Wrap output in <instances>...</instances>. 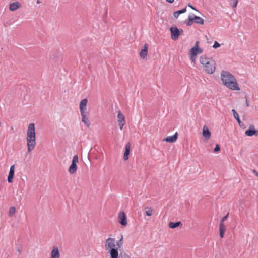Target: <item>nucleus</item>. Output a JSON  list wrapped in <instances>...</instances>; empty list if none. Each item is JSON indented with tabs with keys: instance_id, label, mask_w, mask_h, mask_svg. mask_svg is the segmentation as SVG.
I'll return each instance as SVG.
<instances>
[{
	"instance_id": "6",
	"label": "nucleus",
	"mask_w": 258,
	"mask_h": 258,
	"mask_svg": "<svg viewBox=\"0 0 258 258\" xmlns=\"http://www.w3.org/2000/svg\"><path fill=\"white\" fill-rule=\"evenodd\" d=\"M78 157L77 155H75L72 161V163L68 169V171L71 174H74L76 173L77 170V163H78Z\"/></svg>"
},
{
	"instance_id": "4",
	"label": "nucleus",
	"mask_w": 258,
	"mask_h": 258,
	"mask_svg": "<svg viewBox=\"0 0 258 258\" xmlns=\"http://www.w3.org/2000/svg\"><path fill=\"white\" fill-rule=\"evenodd\" d=\"M200 62L207 73L211 74L215 72V62L213 59L203 55L200 58Z\"/></svg>"
},
{
	"instance_id": "20",
	"label": "nucleus",
	"mask_w": 258,
	"mask_h": 258,
	"mask_svg": "<svg viewBox=\"0 0 258 258\" xmlns=\"http://www.w3.org/2000/svg\"><path fill=\"white\" fill-rule=\"evenodd\" d=\"M192 16L194 18V23L201 25L204 24V21L203 18L199 16H196L194 14H192Z\"/></svg>"
},
{
	"instance_id": "10",
	"label": "nucleus",
	"mask_w": 258,
	"mask_h": 258,
	"mask_svg": "<svg viewBox=\"0 0 258 258\" xmlns=\"http://www.w3.org/2000/svg\"><path fill=\"white\" fill-rule=\"evenodd\" d=\"M118 222L122 226H125L127 224L126 216L124 212H120L118 214Z\"/></svg>"
},
{
	"instance_id": "28",
	"label": "nucleus",
	"mask_w": 258,
	"mask_h": 258,
	"mask_svg": "<svg viewBox=\"0 0 258 258\" xmlns=\"http://www.w3.org/2000/svg\"><path fill=\"white\" fill-rule=\"evenodd\" d=\"M177 12V13H178L179 15H180L181 14H182V13H185L186 12V8H183V9L180 10H178Z\"/></svg>"
},
{
	"instance_id": "11",
	"label": "nucleus",
	"mask_w": 258,
	"mask_h": 258,
	"mask_svg": "<svg viewBox=\"0 0 258 258\" xmlns=\"http://www.w3.org/2000/svg\"><path fill=\"white\" fill-rule=\"evenodd\" d=\"M202 136L206 140H208L211 136V134L208 126L204 125L202 130Z\"/></svg>"
},
{
	"instance_id": "13",
	"label": "nucleus",
	"mask_w": 258,
	"mask_h": 258,
	"mask_svg": "<svg viewBox=\"0 0 258 258\" xmlns=\"http://www.w3.org/2000/svg\"><path fill=\"white\" fill-rule=\"evenodd\" d=\"M60 254L58 248L57 246H53L51 252L50 258H60Z\"/></svg>"
},
{
	"instance_id": "31",
	"label": "nucleus",
	"mask_w": 258,
	"mask_h": 258,
	"mask_svg": "<svg viewBox=\"0 0 258 258\" xmlns=\"http://www.w3.org/2000/svg\"><path fill=\"white\" fill-rule=\"evenodd\" d=\"M220 150V147L219 146V145L216 144L215 148L214 149V152H217L218 151H219Z\"/></svg>"
},
{
	"instance_id": "21",
	"label": "nucleus",
	"mask_w": 258,
	"mask_h": 258,
	"mask_svg": "<svg viewBox=\"0 0 258 258\" xmlns=\"http://www.w3.org/2000/svg\"><path fill=\"white\" fill-rule=\"evenodd\" d=\"M182 225V223L181 222H170L169 223V227L171 229H174L178 226Z\"/></svg>"
},
{
	"instance_id": "7",
	"label": "nucleus",
	"mask_w": 258,
	"mask_h": 258,
	"mask_svg": "<svg viewBox=\"0 0 258 258\" xmlns=\"http://www.w3.org/2000/svg\"><path fill=\"white\" fill-rule=\"evenodd\" d=\"M170 30L171 32V38L173 40H176L179 35L183 33V30H179L176 27H171Z\"/></svg>"
},
{
	"instance_id": "12",
	"label": "nucleus",
	"mask_w": 258,
	"mask_h": 258,
	"mask_svg": "<svg viewBox=\"0 0 258 258\" xmlns=\"http://www.w3.org/2000/svg\"><path fill=\"white\" fill-rule=\"evenodd\" d=\"M245 134L247 136H252L254 135H257L258 131L255 130L254 126L253 125H250L249 129L245 131Z\"/></svg>"
},
{
	"instance_id": "15",
	"label": "nucleus",
	"mask_w": 258,
	"mask_h": 258,
	"mask_svg": "<svg viewBox=\"0 0 258 258\" xmlns=\"http://www.w3.org/2000/svg\"><path fill=\"white\" fill-rule=\"evenodd\" d=\"M15 165H13L11 166L9 175L8 177V181L9 183H12L14 178V172H15Z\"/></svg>"
},
{
	"instance_id": "1",
	"label": "nucleus",
	"mask_w": 258,
	"mask_h": 258,
	"mask_svg": "<svg viewBox=\"0 0 258 258\" xmlns=\"http://www.w3.org/2000/svg\"><path fill=\"white\" fill-rule=\"evenodd\" d=\"M123 235H121V238L118 241H116L114 238L108 237L105 242V248L110 253L111 258H118V249L123 245Z\"/></svg>"
},
{
	"instance_id": "8",
	"label": "nucleus",
	"mask_w": 258,
	"mask_h": 258,
	"mask_svg": "<svg viewBox=\"0 0 258 258\" xmlns=\"http://www.w3.org/2000/svg\"><path fill=\"white\" fill-rule=\"evenodd\" d=\"M117 122L120 130H122L125 124V116L120 110L117 111Z\"/></svg>"
},
{
	"instance_id": "17",
	"label": "nucleus",
	"mask_w": 258,
	"mask_h": 258,
	"mask_svg": "<svg viewBox=\"0 0 258 258\" xmlns=\"http://www.w3.org/2000/svg\"><path fill=\"white\" fill-rule=\"evenodd\" d=\"M21 4L19 2H13L10 4L9 9L12 11H14L21 7Z\"/></svg>"
},
{
	"instance_id": "16",
	"label": "nucleus",
	"mask_w": 258,
	"mask_h": 258,
	"mask_svg": "<svg viewBox=\"0 0 258 258\" xmlns=\"http://www.w3.org/2000/svg\"><path fill=\"white\" fill-rule=\"evenodd\" d=\"M130 148L131 144L130 143H128L125 145V152L123 155V159L125 161H126L128 159Z\"/></svg>"
},
{
	"instance_id": "26",
	"label": "nucleus",
	"mask_w": 258,
	"mask_h": 258,
	"mask_svg": "<svg viewBox=\"0 0 258 258\" xmlns=\"http://www.w3.org/2000/svg\"><path fill=\"white\" fill-rule=\"evenodd\" d=\"M230 5L232 8H235L237 7L238 0H229Z\"/></svg>"
},
{
	"instance_id": "27",
	"label": "nucleus",
	"mask_w": 258,
	"mask_h": 258,
	"mask_svg": "<svg viewBox=\"0 0 258 258\" xmlns=\"http://www.w3.org/2000/svg\"><path fill=\"white\" fill-rule=\"evenodd\" d=\"M226 227L224 224V222H222L220 221L219 224V230H224L226 231Z\"/></svg>"
},
{
	"instance_id": "24",
	"label": "nucleus",
	"mask_w": 258,
	"mask_h": 258,
	"mask_svg": "<svg viewBox=\"0 0 258 258\" xmlns=\"http://www.w3.org/2000/svg\"><path fill=\"white\" fill-rule=\"evenodd\" d=\"M232 111L233 113L234 118L236 119V120L237 121L239 124L240 125L241 121L239 117V115H238V113L236 112V111L234 109H232Z\"/></svg>"
},
{
	"instance_id": "30",
	"label": "nucleus",
	"mask_w": 258,
	"mask_h": 258,
	"mask_svg": "<svg viewBox=\"0 0 258 258\" xmlns=\"http://www.w3.org/2000/svg\"><path fill=\"white\" fill-rule=\"evenodd\" d=\"M229 215V213H228L226 215L224 216L221 220V222H224L228 218Z\"/></svg>"
},
{
	"instance_id": "37",
	"label": "nucleus",
	"mask_w": 258,
	"mask_h": 258,
	"mask_svg": "<svg viewBox=\"0 0 258 258\" xmlns=\"http://www.w3.org/2000/svg\"><path fill=\"white\" fill-rule=\"evenodd\" d=\"M37 3H39V0H38V1H37Z\"/></svg>"
},
{
	"instance_id": "33",
	"label": "nucleus",
	"mask_w": 258,
	"mask_h": 258,
	"mask_svg": "<svg viewBox=\"0 0 258 258\" xmlns=\"http://www.w3.org/2000/svg\"><path fill=\"white\" fill-rule=\"evenodd\" d=\"M173 15H174V17L175 18H176V19H177V18L179 17V15L178 14V13H177V11H176V12H174V13H173Z\"/></svg>"
},
{
	"instance_id": "32",
	"label": "nucleus",
	"mask_w": 258,
	"mask_h": 258,
	"mask_svg": "<svg viewBox=\"0 0 258 258\" xmlns=\"http://www.w3.org/2000/svg\"><path fill=\"white\" fill-rule=\"evenodd\" d=\"M219 231H220V237L221 238H223L225 231H224V230H219Z\"/></svg>"
},
{
	"instance_id": "34",
	"label": "nucleus",
	"mask_w": 258,
	"mask_h": 258,
	"mask_svg": "<svg viewBox=\"0 0 258 258\" xmlns=\"http://www.w3.org/2000/svg\"><path fill=\"white\" fill-rule=\"evenodd\" d=\"M253 173L255 174V175L258 178V172L255 170H253Z\"/></svg>"
},
{
	"instance_id": "19",
	"label": "nucleus",
	"mask_w": 258,
	"mask_h": 258,
	"mask_svg": "<svg viewBox=\"0 0 258 258\" xmlns=\"http://www.w3.org/2000/svg\"><path fill=\"white\" fill-rule=\"evenodd\" d=\"M148 46L147 44H145L143 49L140 52V56L143 59H145L148 54Z\"/></svg>"
},
{
	"instance_id": "2",
	"label": "nucleus",
	"mask_w": 258,
	"mask_h": 258,
	"mask_svg": "<svg viewBox=\"0 0 258 258\" xmlns=\"http://www.w3.org/2000/svg\"><path fill=\"white\" fill-rule=\"evenodd\" d=\"M223 84L228 88L235 91L240 90V87L234 76L230 73L223 71L221 73Z\"/></svg>"
},
{
	"instance_id": "25",
	"label": "nucleus",
	"mask_w": 258,
	"mask_h": 258,
	"mask_svg": "<svg viewBox=\"0 0 258 258\" xmlns=\"http://www.w3.org/2000/svg\"><path fill=\"white\" fill-rule=\"evenodd\" d=\"M16 212V209H15V207H11L10 208H9V216L11 217Z\"/></svg>"
},
{
	"instance_id": "3",
	"label": "nucleus",
	"mask_w": 258,
	"mask_h": 258,
	"mask_svg": "<svg viewBox=\"0 0 258 258\" xmlns=\"http://www.w3.org/2000/svg\"><path fill=\"white\" fill-rule=\"evenodd\" d=\"M27 151L30 153L36 145L35 124L33 123L28 125L26 133Z\"/></svg>"
},
{
	"instance_id": "36",
	"label": "nucleus",
	"mask_w": 258,
	"mask_h": 258,
	"mask_svg": "<svg viewBox=\"0 0 258 258\" xmlns=\"http://www.w3.org/2000/svg\"><path fill=\"white\" fill-rule=\"evenodd\" d=\"M189 7H190L191 9H194V10H196V9L192 6L190 5H188Z\"/></svg>"
},
{
	"instance_id": "22",
	"label": "nucleus",
	"mask_w": 258,
	"mask_h": 258,
	"mask_svg": "<svg viewBox=\"0 0 258 258\" xmlns=\"http://www.w3.org/2000/svg\"><path fill=\"white\" fill-rule=\"evenodd\" d=\"M144 210L145 214L148 216H151L153 214V210L151 207H146Z\"/></svg>"
},
{
	"instance_id": "35",
	"label": "nucleus",
	"mask_w": 258,
	"mask_h": 258,
	"mask_svg": "<svg viewBox=\"0 0 258 258\" xmlns=\"http://www.w3.org/2000/svg\"><path fill=\"white\" fill-rule=\"evenodd\" d=\"M166 2L169 3H173L174 2V0H166Z\"/></svg>"
},
{
	"instance_id": "9",
	"label": "nucleus",
	"mask_w": 258,
	"mask_h": 258,
	"mask_svg": "<svg viewBox=\"0 0 258 258\" xmlns=\"http://www.w3.org/2000/svg\"><path fill=\"white\" fill-rule=\"evenodd\" d=\"M88 103V100L87 99H82L79 104V109L80 114H84L88 113L87 109V104Z\"/></svg>"
},
{
	"instance_id": "23",
	"label": "nucleus",
	"mask_w": 258,
	"mask_h": 258,
	"mask_svg": "<svg viewBox=\"0 0 258 258\" xmlns=\"http://www.w3.org/2000/svg\"><path fill=\"white\" fill-rule=\"evenodd\" d=\"M194 23L192 14L188 16V20L186 22L187 26H190Z\"/></svg>"
},
{
	"instance_id": "18",
	"label": "nucleus",
	"mask_w": 258,
	"mask_h": 258,
	"mask_svg": "<svg viewBox=\"0 0 258 258\" xmlns=\"http://www.w3.org/2000/svg\"><path fill=\"white\" fill-rule=\"evenodd\" d=\"M89 112L84 113V114H81V117H82V121L87 126L89 127L90 125V123L89 122V117H88Z\"/></svg>"
},
{
	"instance_id": "14",
	"label": "nucleus",
	"mask_w": 258,
	"mask_h": 258,
	"mask_svg": "<svg viewBox=\"0 0 258 258\" xmlns=\"http://www.w3.org/2000/svg\"><path fill=\"white\" fill-rule=\"evenodd\" d=\"M178 133L176 132L173 136H168L163 139L164 141L168 143L175 142L178 138Z\"/></svg>"
},
{
	"instance_id": "5",
	"label": "nucleus",
	"mask_w": 258,
	"mask_h": 258,
	"mask_svg": "<svg viewBox=\"0 0 258 258\" xmlns=\"http://www.w3.org/2000/svg\"><path fill=\"white\" fill-rule=\"evenodd\" d=\"M202 52V50L199 47V42H196L195 46L190 49L189 54L190 58L193 62H195L196 56L199 53Z\"/></svg>"
},
{
	"instance_id": "29",
	"label": "nucleus",
	"mask_w": 258,
	"mask_h": 258,
	"mask_svg": "<svg viewBox=\"0 0 258 258\" xmlns=\"http://www.w3.org/2000/svg\"><path fill=\"white\" fill-rule=\"evenodd\" d=\"M220 46V44L218 42H217V41H215V42L213 45V47L214 48H217L219 47Z\"/></svg>"
}]
</instances>
